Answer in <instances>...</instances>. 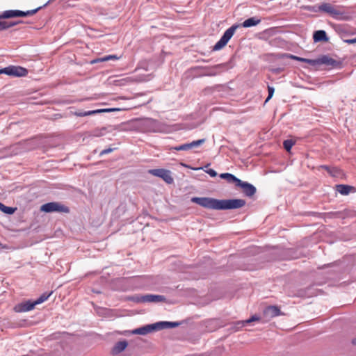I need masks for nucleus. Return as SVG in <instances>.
Returning <instances> with one entry per match:
<instances>
[{"label":"nucleus","instance_id":"f257e3e1","mask_svg":"<svg viewBox=\"0 0 356 356\" xmlns=\"http://www.w3.org/2000/svg\"><path fill=\"white\" fill-rule=\"evenodd\" d=\"M191 201L193 203L209 209L227 210L239 209L245 205V201L242 199L218 200L207 197H193Z\"/></svg>","mask_w":356,"mask_h":356},{"label":"nucleus","instance_id":"f03ea898","mask_svg":"<svg viewBox=\"0 0 356 356\" xmlns=\"http://www.w3.org/2000/svg\"><path fill=\"white\" fill-rule=\"evenodd\" d=\"M41 8L42 6L27 11H21L17 10H9L4 11L2 14L0 15V31L10 28L18 23H9L8 22L2 20L3 19L32 16L35 15Z\"/></svg>","mask_w":356,"mask_h":356},{"label":"nucleus","instance_id":"7ed1b4c3","mask_svg":"<svg viewBox=\"0 0 356 356\" xmlns=\"http://www.w3.org/2000/svg\"><path fill=\"white\" fill-rule=\"evenodd\" d=\"M129 122L132 124L134 129L143 132H157L163 131V125L152 118H136L131 120Z\"/></svg>","mask_w":356,"mask_h":356},{"label":"nucleus","instance_id":"20e7f679","mask_svg":"<svg viewBox=\"0 0 356 356\" xmlns=\"http://www.w3.org/2000/svg\"><path fill=\"white\" fill-rule=\"evenodd\" d=\"M149 74H143L140 76H111L108 79L109 84L115 86H125L135 83L147 81L150 79Z\"/></svg>","mask_w":356,"mask_h":356},{"label":"nucleus","instance_id":"39448f33","mask_svg":"<svg viewBox=\"0 0 356 356\" xmlns=\"http://www.w3.org/2000/svg\"><path fill=\"white\" fill-rule=\"evenodd\" d=\"M40 211L45 213H68L70 209L67 206L58 202H51L42 204Z\"/></svg>","mask_w":356,"mask_h":356},{"label":"nucleus","instance_id":"423d86ee","mask_svg":"<svg viewBox=\"0 0 356 356\" xmlns=\"http://www.w3.org/2000/svg\"><path fill=\"white\" fill-rule=\"evenodd\" d=\"M28 72L27 69L21 66L10 65L0 69V74H5L15 77L26 76L28 74Z\"/></svg>","mask_w":356,"mask_h":356},{"label":"nucleus","instance_id":"0eeeda50","mask_svg":"<svg viewBox=\"0 0 356 356\" xmlns=\"http://www.w3.org/2000/svg\"><path fill=\"white\" fill-rule=\"evenodd\" d=\"M318 10L327 13L330 16L338 19L343 13L339 9V7L332 6L329 3H323L318 6Z\"/></svg>","mask_w":356,"mask_h":356},{"label":"nucleus","instance_id":"6e6552de","mask_svg":"<svg viewBox=\"0 0 356 356\" xmlns=\"http://www.w3.org/2000/svg\"><path fill=\"white\" fill-rule=\"evenodd\" d=\"M149 173L155 177L161 178L167 184H172L174 181L172 177L171 176V172L168 170L163 168L152 169L149 170Z\"/></svg>","mask_w":356,"mask_h":356},{"label":"nucleus","instance_id":"1a4fd4ad","mask_svg":"<svg viewBox=\"0 0 356 356\" xmlns=\"http://www.w3.org/2000/svg\"><path fill=\"white\" fill-rule=\"evenodd\" d=\"M166 298L164 296L147 294L137 298L138 302H159L165 301Z\"/></svg>","mask_w":356,"mask_h":356},{"label":"nucleus","instance_id":"9d476101","mask_svg":"<svg viewBox=\"0 0 356 356\" xmlns=\"http://www.w3.org/2000/svg\"><path fill=\"white\" fill-rule=\"evenodd\" d=\"M236 186L241 188L243 193L248 197L253 196L257 191L256 188L252 184L243 181L241 179L238 181Z\"/></svg>","mask_w":356,"mask_h":356},{"label":"nucleus","instance_id":"9b49d317","mask_svg":"<svg viewBox=\"0 0 356 356\" xmlns=\"http://www.w3.org/2000/svg\"><path fill=\"white\" fill-rule=\"evenodd\" d=\"M205 142V139H200L197 140H194L190 143H186L181 145L177 147H172V149H175L176 151H187L192 148L197 147L202 144H204Z\"/></svg>","mask_w":356,"mask_h":356},{"label":"nucleus","instance_id":"f8f14e48","mask_svg":"<svg viewBox=\"0 0 356 356\" xmlns=\"http://www.w3.org/2000/svg\"><path fill=\"white\" fill-rule=\"evenodd\" d=\"M35 305V301L26 300L16 305L14 310L16 312H26L32 310Z\"/></svg>","mask_w":356,"mask_h":356},{"label":"nucleus","instance_id":"ddd939ff","mask_svg":"<svg viewBox=\"0 0 356 356\" xmlns=\"http://www.w3.org/2000/svg\"><path fill=\"white\" fill-rule=\"evenodd\" d=\"M156 331L155 323L146 325L129 332L132 334L146 335Z\"/></svg>","mask_w":356,"mask_h":356},{"label":"nucleus","instance_id":"4468645a","mask_svg":"<svg viewBox=\"0 0 356 356\" xmlns=\"http://www.w3.org/2000/svg\"><path fill=\"white\" fill-rule=\"evenodd\" d=\"M188 120H193L194 122L189 124L191 129H193L200 125L204 122L205 118L202 117L200 113H192L187 117Z\"/></svg>","mask_w":356,"mask_h":356},{"label":"nucleus","instance_id":"2eb2a0df","mask_svg":"<svg viewBox=\"0 0 356 356\" xmlns=\"http://www.w3.org/2000/svg\"><path fill=\"white\" fill-rule=\"evenodd\" d=\"M282 312L280 308L277 306H268L264 310V316L269 320L275 316H280Z\"/></svg>","mask_w":356,"mask_h":356},{"label":"nucleus","instance_id":"dca6fc26","mask_svg":"<svg viewBox=\"0 0 356 356\" xmlns=\"http://www.w3.org/2000/svg\"><path fill=\"white\" fill-rule=\"evenodd\" d=\"M180 325L179 322L160 321L155 323L156 331L164 329L177 327Z\"/></svg>","mask_w":356,"mask_h":356},{"label":"nucleus","instance_id":"f3484780","mask_svg":"<svg viewBox=\"0 0 356 356\" xmlns=\"http://www.w3.org/2000/svg\"><path fill=\"white\" fill-rule=\"evenodd\" d=\"M259 320V318L257 316L254 315V316H252L251 318H250L248 320L237 322L232 329L234 331H237L239 328L245 326V325L249 324L251 322L257 321Z\"/></svg>","mask_w":356,"mask_h":356},{"label":"nucleus","instance_id":"a211bd4d","mask_svg":"<svg viewBox=\"0 0 356 356\" xmlns=\"http://www.w3.org/2000/svg\"><path fill=\"white\" fill-rule=\"evenodd\" d=\"M336 190L341 195H346L351 191H355V188L349 185L338 184L336 185Z\"/></svg>","mask_w":356,"mask_h":356},{"label":"nucleus","instance_id":"6ab92c4d","mask_svg":"<svg viewBox=\"0 0 356 356\" xmlns=\"http://www.w3.org/2000/svg\"><path fill=\"white\" fill-rule=\"evenodd\" d=\"M313 39L314 42H320V41H327L328 38L327 37L326 33L325 31L319 30L314 32L313 35Z\"/></svg>","mask_w":356,"mask_h":356},{"label":"nucleus","instance_id":"aec40b11","mask_svg":"<svg viewBox=\"0 0 356 356\" xmlns=\"http://www.w3.org/2000/svg\"><path fill=\"white\" fill-rule=\"evenodd\" d=\"M238 27V25H233L228 29L225 31L223 35L222 36V38L224 39V40L227 43L228 41L231 39V38L234 34L236 29Z\"/></svg>","mask_w":356,"mask_h":356},{"label":"nucleus","instance_id":"412c9836","mask_svg":"<svg viewBox=\"0 0 356 356\" xmlns=\"http://www.w3.org/2000/svg\"><path fill=\"white\" fill-rule=\"evenodd\" d=\"M238 27V25H233L228 29L225 31L223 35L222 36V38L224 39V40L227 43L228 41L231 39V38L234 34L236 29Z\"/></svg>","mask_w":356,"mask_h":356},{"label":"nucleus","instance_id":"4be33fe9","mask_svg":"<svg viewBox=\"0 0 356 356\" xmlns=\"http://www.w3.org/2000/svg\"><path fill=\"white\" fill-rule=\"evenodd\" d=\"M120 58H121V56H118L117 55H108V56H104L102 58H99L94 59V60L90 61V63L91 64H95V63H99V62H106V61H108V60H119Z\"/></svg>","mask_w":356,"mask_h":356},{"label":"nucleus","instance_id":"5701e85b","mask_svg":"<svg viewBox=\"0 0 356 356\" xmlns=\"http://www.w3.org/2000/svg\"><path fill=\"white\" fill-rule=\"evenodd\" d=\"M260 22H261L260 19L253 17H250V18L245 19L243 22L242 26L245 28H248V27L256 26V25L259 24Z\"/></svg>","mask_w":356,"mask_h":356},{"label":"nucleus","instance_id":"b1692460","mask_svg":"<svg viewBox=\"0 0 356 356\" xmlns=\"http://www.w3.org/2000/svg\"><path fill=\"white\" fill-rule=\"evenodd\" d=\"M128 343L126 341H118L115 343V346L113 348V353L115 354H118L127 347Z\"/></svg>","mask_w":356,"mask_h":356},{"label":"nucleus","instance_id":"393cba45","mask_svg":"<svg viewBox=\"0 0 356 356\" xmlns=\"http://www.w3.org/2000/svg\"><path fill=\"white\" fill-rule=\"evenodd\" d=\"M318 63L330 66H335L337 64V62L334 59L327 56H323V57H321L319 59Z\"/></svg>","mask_w":356,"mask_h":356},{"label":"nucleus","instance_id":"a878e982","mask_svg":"<svg viewBox=\"0 0 356 356\" xmlns=\"http://www.w3.org/2000/svg\"><path fill=\"white\" fill-rule=\"evenodd\" d=\"M220 177L226 179L228 183H235L236 185L239 179L230 173H222L220 175Z\"/></svg>","mask_w":356,"mask_h":356},{"label":"nucleus","instance_id":"bb28decb","mask_svg":"<svg viewBox=\"0 0 356 356\" xmlns=\"http://www.w3.org/2000/svg\"><path fill=\"white\" fill-rule=\"evenodd\" d=\"M16 209H17L16 208L7 207V206L4 205L3 204H2L1 202H0V211L3 212L4 213L13 214L15 213Z\"/></svg>","mask_w":356,"mask_h":356},{"label":"nucleus","instance_id":"cd10ccee","mask_svg":"<svg viewBox=\"0 0 356 356\" xmlns=\"http://www.w3.org/2000/svg\"><path fill=\"white\" fill-rule=\"evenodd\" d=\"M52 292H50L49 293H44L42 295L40 296L39 298H38L36 300H35V304L37 305L38 304H40L43 302H44L46 300L48 299V298L51 295Z\"/></svg>","mask_w":356,"mask_h":356},{"label":"nucleus","instance_id":"c85d7f7f","mask_svg":"<svg viewBox=\"0 0 356 356\" xmlns=\"http://www.w3.org/2000/svg\"><path fill=\"white\" fill-rule=\"evenodd\" d=\"M227 44V42L224 40L223 38H220V40L216 42V44L213 47L214 51H218L221 49L222 47H224Z\"/></svg>","mask_w":356,"mask_h":356},{"label":"nucleus","instance_id":"c756f323","mask_svg":"<svg viewBox=\"0 0 356 356\" xmlns=\"http://www.w3.org/2000/svg\"><path fill=\"white\" fill-rule=\"evenodd\" d=\"M294 144H295V142L293 141L292 140H285L283 143V146H284V148L287 152H289Z\"/></svg>","mask_w":356,"mask_h":356},{"label":"nucleus","instance_id":"7c9ffc66","mask_svg":"<svg viewBox=\"0 0 356 356\" xmlns=\"http://www.w3.org/2000/svg\"><path fill=\"white\" fill-rule=\"evenodd\" d=\"M92 111H96V112H115V111H121V109L118 108H100V109L93 110Z\"/></svg>","mask_w":356,"mask_h":356},{"label":"nucleus","instance_id":"2f4dec72","mask_svg":"<svg viewBox=\"0 0 356 356\" xmlns=\"http://www.w3.org/2000/svg\"><path fill=\"white\" fill-rule=\"evenodd\" d=\"M298 61H301V62H304V63H307L312 64V65L315 63V61L314 60L304 58H301V57L299 58Z\"/></svg>","mask_w":356,"mask_h":356},{"label":"nucleus","instance_id":"473e14b6","mask_svg":"<svg viewBox=\"0 0 356 356\" xmlns=\"http://www.w3.org/2000/svg\"><path fill=\"white\" fill-rule=\"evenodd\" d=\"M268 96L266 99V101H268L273 97V93H274V88L273 87L268 86Z\"/></svg>","mask_w":356,"mask_h":356},{"label":"nucleus","instance_id":"72a5a7b5","mask_svg":"<svg viewBox=\"0 0 356 356\" xmlns=\"http://www.w3.org/2000/svg\"><path fill=\"white\" fill-rule=\"evenodd\" d=\"M22 146V144H17L11 147L13 149V152L14 154H18L19 151H18L19 148Z\"/></svg>","mask_w":356,"mask_h":356},{"label":"nucleus","instance_id":"f704fd0d","mask_svg":"<svg viewBox=\"0 0 356 356\" xmlns=\"http://www.w3.org/2000/svg\"><path fill=\"white\" fill-rule=\"evenodd\" d=\"M115 148H108V149H105L104 150H102L101 152H100V156H102L104 154H108V153H111L112 152Z\"/></svg>","mask_w":356,"mask_h":356},{"label":"nucleus","instance_id":"c9c22d12","mask_svg":"<svg viewBox=\"0 0 356 356\" xmlns=\"http://www.w3.org/2000/svg\"><path fill=\"white\" fill-rule=\"evenodd\" d=\"M206 172L208 173L212 177H215L217 176V172L213 169H209L208 170H206Z\"/></svg>","mask_w":356,"mask_h":356},{"label":"nucleus","instance_id":"e433bc0d","mask_svg":"<svg viewBox=\"0 0 356 356\" xmlns=\"http://www.w3.org/2000/svg\"><path fill=\"white\" fill-rule=\"evenodd\" d=\"M344 42L348 44H355L356 43V38L353 39L345 40Z\"/></svg>","mask_w":356,"mask_h":356},{"label":"nucleus","instance_id":"4c0bfd02","mask_svg":"<svg viewBox=\"0 0 356 356\" xmlns=\"http://www.w3.org/2000/svg\"><path fill=\"white\" fill-rule=\"evenodd\" d=\"M95 113H74V114L77 116H86L91 114H94Z\"/></svg>","mask_w":356,"mask_h":356},{"label":"nucleus","instance_id":"58836bf2","mask_svg":"<svg viewBox=\"0 0 356 356\" xmlns=\"http://www.w3.org/2000/svg\"><path fill=\"white\" fill-rule=\"evenodd\" d=\"M290 58H292V59H293V60H299V58H300V57H298V56H294V55H291V56H290Z\"/></svg>","mask_w":356,"mask_h":356},{"label":"nucleus","instance_id":"ea45409f","mask_svg":"<svg viewBox=\"0 0 356 356\" xmlns=\"http://www.w3.org/2000/svg\"><path fill=\"white\" fill-rule=\"evenodd\" d=\"M62 118L61 115L59 114V113H57V114L54 115V118L53 119L54 120H56V119H58V118Z\"/></svg>","mask_w":356,"mask_h":356},{"label":"nucleus","instance_id":"a19ab883","mask_svg":"<svg viewBox=\"0 0 356 356\" xmlns=\"http://www.w3.org/2000/svg\"><path fill=\"white\" fill-rule=\"evenodd\" d=\"M352 343L356 345V338L353 339Z\"/></svg>","mask_w":356,"mask_h":356},{"label":"nucleus","instance_id":"79ce46f5","mask_svg":"<svg viewBox=\"0 0 356 356\" xmlns=\"http://www.w3.org/2000/svg\"><path fill=\"white\" fill-rule=\"evenodd\" d=\"M323 168H325V169H326V170H328V167H327V166H325H325H323Z\"/></svg>","mask_w":356,"mask_h":356}]
</instances>
